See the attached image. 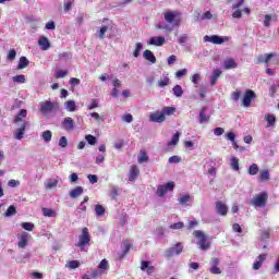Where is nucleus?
<instances>
[{
	"instance_id": "f257e3e1",
	"label": "nucleus",
	"mask_w": 279,
	"mask_h": 279,
	"mask_svg": "<svg viewBox=\"0 0 279 279\" xmlns=\"http://www.w3.org/2000/svg\"><path fill=\"white\" fill-rule=\"evenodd\" d=\"M26 117L27 110L21 109L13 120V123L16 124L15 133L13 134L15 141H23V137L25 136V130H27V121L24 119Z\"/></svg>"
},
{
	"instance_id": "f03ea898",
	"label": "nucleus",
	"mask_w": 279,
	"mask_h": 279,
	"mask_svg": "<svg viewBox=\"0 0 279 279\" xmlns=\"http://www.w3.org/2000/svg\"><path fill=\"white\" fill-rule=\"evenodd\" d=\"M193 236L197 239L196 245L202 252H208V248L210 247V241H208V235L204 233L202 230H195L193 232Z\"/></svg>"
},
{
	"instance_id": "7ed1b4c3",
	"label": "nucleus",
	"mask_w": 279,
	"mask_h": 279,
	"mask_svg": "<svg viewBox=\"0 0 279 279\" xmlns=\"http://www.w3.org/2000/svg\"><path fill=\"white\" fill-rule=\"evenodd\" d=\"M58 102H53L50 100L40 101L38 105V110L43 114V117H49L52 112H56L59 109Z\"/></svg>"
},
{
	"instance_id": "20e7f679",
	"label": "nucleus",
	"mask_w": 279,
	"mask_h": 279,
	"mask_svg": "<svg viewBox=\"0 0 279 279\" xmlns=\"http://www.w3.org/2000/svg\"><path fill=\"white\" fill-rule=\"evenodd\" d=\"M267 199H269V195L267 192H262L256 194L252 201L250 202L251 206L254 208H265L267 206Z\"/></svg>"
},
{
	"instance_id": "39448f33",
	"label": "nucleus",
	"mask_w": 279,
	"mask_h": 279,
	"mask_svg": "<svg viewBox=\"0 0 279 279\" xmlns=\"http://www.w3.org/2000/svg\"><path fill=\"white\" fill-rule=\"evenodd\" d=\"M174 189L175 183L173 181H170L166 184L158 185L156 193L158 197H165L169 192L173 191Z\"/></svg>"
},
{
	"instance_id": "423d86ee",
	"label": "nucleus",
	"mask_w": 279,
	"mask_h": 279,
	"mask_svg": "<svg viewBox=\"0 0 279 279\" xmlns=\"http://www.w3.org/2000/svg\"><path fill=\"white\" fill-rule=\"evenodd\" d=\"M90 243V233L88 232V228H83L82 234L78 238L77 247H81L84 251V247Z\"/></svg>"
},
{
	"instance_id": "0eeeda50",
	"label": "nucleus",
	"mask_w": 279,
	"mask_h": 279,
	"mask_svg": "<svg viewBox=\"0 0 279 279\" xmlns=\"http://www.w3.org/2000/svg\"><path fill=\"white\" fill-rule=\"evenodd\" d=\"M230 40V37L225 36H218V35H211V36H204V41L205 43H211L213 45H223V43H228Z\"/></svg>"
},
{
	"instance_id": "6e6552de",
	"label": "nucleus",
	"mask_w": 279,
	"mask_h": 279,
	"mask_svg": "<svg viewBox=\"0 0 279 279\" xmlns=\"http://www.w3.org/2000/svg\"><path fill=\"white\" fill-rule=\"evenodd\" d=\"M184 250V246H182V243L178 242L173 247L168 248L165 252L166 258H171L172 256H180L182 254V251Z\"/></svg>"
},
{
	"instance_id": "1a4fd4ad",
	"label": "nucleus",
	"mask_w": 279,
	"mask_h": 279,
	"mask_svg": "<svg viewBox=\"0 0 279 279\" xmlns=\"http://www.w3.org/2000/svg\"><path fill=\"white\" fill-rule=\"evenodd\" d=\"M252 99H256V93H254V90L247 89L244 93V96L242 99V104L244 108H250V106H252Z\"/></svg>"
},
{
	"instance_id": "9d476101",
	"label": "nucleus",
	"mask_w": 279,
	"mask_h": 279,
	"mask_svg": "<svg viewBox=\"0 0 279 279\" xmlns=\"http://www.w3.org/2000/svg\"><path fill=\"white\" fill-rule=\"evenodd\" d=\"M166 120L167 118H165L161 110H157L149 114V121L151 123H165Z\"/></svg>"
},
{
	"instance_id": "9b49d317",
	"label": "nucleus",
	"mask_w": 279,
	"mask_h": 279,
	"mask_svg": "<svg viewBox=\"0 0 279 279\" xmlns=\"http://www.w3.org/2000/svg\"><path fill=\"white\" fill-rule=\"evenodd\" d=\"M163 19H165L166 23H170V24L175 23V25H180V20H178V12L167 11L163 14Z\"/></svg>"
},
{
	"instance_id": "f8f14e48",
	"label": "nucleus",
	"mask_w": 279,
	"mask_h": 279,
	"mask_svg": "<svg viewBox=\"0 0 279 279\" xmlns=\"http://www.w3.org/2000/svg\"><path fill=\"white\" fill-rule=\"evenodd\" d=\"M219 263H221L219 258L217 257L211 258L210 260L211 267L209 269L210 274H214L215 276H218L219 274H221V268L219 267Z\"/></svg>"
},
{
	"instance_id": "ddd939ff",
	"label": "nucleus",
	"mask_w": 279,
	"mask_h": 279,
	"mask_svg": "<svg viewBox=\"0 0 279 279\" xmlns=\"http://www.w3.org/2000/svg\"><path fill=\"white\" fill-rule=\"evenodd\" d=\"M61 125H62L63 130H65L66 132H71V130L75 129V121H73V118L66 117L61 122Z\"/></svg>"
},
{
	"instance_id": "4468645a",
	"label": "nucleus",
	"mask_w": 279,
	"mask_h": 279,
	"mask_svg": "<svg viewBox=\"0 0 279 279\" xmlns=\"http://www.w3.org/2000/svg\"><path fill=\"white\" fill-rule=\"evenodd\" d=\"M19 243H17V246L21 248V250H25V247H27L28 243H29V233L27 232H23L21 235H19Z\"/></svg>"
},
{
	"instance_id": "2eb2a0df",
	"label": "nucleus",
	"mask_w": 279,
	"mask_h": 279,
	"mask_svg": "<svg viewBox=\"0 0 279 279\" xmlns=\"http://www.w3.org/2000/svg\"><path fill=\"white\" fill-rule=\"evenodd\" d=\"M216 213L221 217H226V215H228V205L221 201L216 202Z\"/></svg>"
},
{
	"instance_id": "dca6fc26",
	"label": "nucleus",
	"mask_w": 279,
	"mask_h": 279,
	"mask_svg": "<svg viewBox=\"0 0 279 279\" xmlns=\"http://www.w3.org/2000/svg\"><path fill=\"white\" fill-rule=\"evenodd\" d=\"M141 269H142V271H146V274L148 276H151L154 274V266L151 265V262H149V260H142Z\"/></svg>"
},
{
	"instance_id": "f3484780",
	"label": "nucleus",
	"mask_w": 279,
	"mask_h": 279,
	"mask_svg": "<svg viewBox=\"0 0 279 279\" xmlns=\"http://www.w3.org/2000/svg\"><path fill=\"white\" fill-rule=\"evenodd\" d=\"M140 174H141V170L138 169V166H131L129 182H134Z\"/></svg>"
},
{
	"instance_id": "a211bd4d",
	"label": "nucleus",
	"mask_w": 279,
	"mask_h": 279,
	"mask_svg": "<svg viewBox=\"0 0 279 279\" xmlns=\"http://www.w3.org/2000/svg\"><path fill=\"white\" fill-rule=\"evenodd\" d=\"M147 45H154L155 47H162L165 45V37L158 36V37H151Z\"/></svg>"
},
{
	"instance_id": "6ab92c4d",
	"label": "nucleus",
	"mask_w": 279,
	"mask_h": 279,
	"mask_svg": "<svg viewBox=\"0 0 279 279\" xmlns=\"http://www.w3.org/2000/svg\"><path fill=\"white\" fill-rule=\"evenodd\" d=\"M178 143H180V133L177 132L170 142H168L167 144V151H171V149H173V147H175V145H178Z\"/></svg>"
},
{
	"instance_id": "aec40b11",
	"label": "nucleus",
	"mask_w": 279,
	"mask_h": 279,
	"mask_svg": "<svg viewBox=\"0 0 279 279\" xmlns=\"http://www.w3.org/2000/svg\"><path fill=\"white\" fill-rule=\"evenodd\" d=\"M266 259H267L266 254H262V255L257 256V258L255 259V262L253 264V269H255V270L260 269V267H263V264L265 263Z\"/></svg>"
},
{
	"instance_id": "412c9836",
	"label": "nucleus",
	"mask_w": 279,
	"mask_h": 279,
	"mask_svg": "<svg viewBox=\"0 0 279 279\" xmlns=\"http://www.w3.org/2000/svg\"><path fill=\"white\" fill-rule=\"evenodd\" d=\"M38 46L43 51H47L51 47V43H49V38L41 36L38 40Z\"/></svg>"
},
{
	"instance_id": "4be33fe9",
	"label": "nucleus",
	"mask_w": 279,
	"mask_h": 279,
	"mask_svg": "<svg viewBox=\"0 0 279 279\" xmlns=\"http://www.w3.org/2000/svg\"><path fill=\"white\" fill-rule=\"evenodd\" d=\"M221 73H223V72L220 69H216L213 71L211 77H210L211 86H217V81L219 80V77H221Z\"/></svg>"
},
{
	"instance_id": "5701e85b",
	"label": "nucleus",
	"mask_w": 279,
	"mask_h": 279,
	"mask_svg": "<svg viewBox=\"0 0 279 279\" xmlns=\"http://www.w3.org/2000/svg\"><path fill=\"white\" fill-rule=\"evenodd\" d=\"M143 58L144 60H147L151 64H156V56L151 50H145L143 53Z\"/></svg>"
},
{
	"instance_id": "b1692460",
	"label": "nucleus",
	"mask_w": 279,
	"mask_h": 279,
	"mask_svg": "<svg viewBox=\"0 0 279 279\" xmlns=\"http://www.w3.org/2000/svg\"><path fill=\"white\" fill-rule=\"evenodd\" d=\"M82 193H84V187L82 186H76L74 190H72L70 192V197L72 199H76V197H80V195H82Z\"/></svg>"
},
{
	"instance_id": "393cba45",
	"label": "nucleus",
	"mask_w": 279,
	"mask_h": 279,
	"mask_svg": "<svg viewBox=\"0 0 279 279\" xmlns=\"http://www.w3.org/2000/svg\"><path fill=\"white\" fill-rule=\"evenodd\" d=\"M157 86H159V88H165V86H169V74H162L161 78L157 83Z\"/></svg>"
},
{
	"instance_id": "a878e982",
	"label": "nucleus",
	"mask_w": 279,
	"mask_h": 279,
	"mask_svg": "<svg viewBox=\"0 0 279 279\" xmlns=\"http://www.w3.org/2000/svg\"><path fill=\"white\" fill-rule=\"evenodd\" d=\"M207 108L204 107L199 112V123H208L210 121V116L206 114Z\"/></svg>"
},
{
	"instance_id": "bb28decb",
	"label": "nucleus",
	"mask_w": 279,
	"mask_h": 279,
	"mask_svg": "<svg viewBox=\"0 0 279 279\" xmlns=\"http://www.w3.org/2000/svg\"><path fill=\"white\" fill-rule=\"evenodd\" d=\"M161 114H163L165 119H167V117H171L172 114H175V108L174 107H163L161 109Z\"/></svg>"
},
{
	"instance_id": "cd10ccee",
	"label": "nucleus",
	"mask_w": 279,
	"mask_h": 279,
	"mask_svg": "<svg viewBox=\"0 0 279 279\" xmlns=\"http://www.w3.org/2000/svg\"><path fill=\"white\" fill-rule=\"evenodd\" d=\"M238 64L234 61V59H227L223 61V69L230 70V69H236Z\"/></svg>"
},
{
	"instance_id": "c85d7f7f",
	"label": "nucleus",
	"mask_w": 279,
	"mask_h": 279,
	"mask_svg": "<svg viewBox=\"0 0 279 279\" xmlns=\"http://www.w3.org/2000/svg\"><path fill=\"white\" fill-rule=\"evenodd\" d=\"M64 106L68 112H75L77 110V105H75V101L73 100L65 101Z\"/></svg>"
},
{
	"instance_id": "c756f323",
	"label": "nucleus",
	"mask_w": 279,
	"mask_h": 279,
	"mask_svg": "<svg viewBox=\"0 0 279 279\" xmlns=\"http://www.w3.org/2000/svg\"><path fill=\"white\" fill-rule=\"evenodd\" d=\"M41 213L44 217H56L58 215V211H56V209L47 208V207H44L41 209Z\"/></svg>"
},
{
	"instance_id": "7c9ffc66",
	"label": "nucleus",
	"mask_w": 279,
	"mask_h": 279,
	"mask_svg": "<svg viewBox=\"0 0 279 279\" xmlns=\"http://www.w3.org/2000/svg\"><path fill=\"white\" fill-rule=\"evenodd\" d=\"M53 136V133L51 131L47 130L41 133V138L45 143H51V138Z\"/></svg>"
},
{
	"instance_id": "2f4dec72",
	"label": "nucleus",
	"mask_w": 279,
	"mask_h": 279,
	"mask_svg": "<svg viewBox=\"0 0 279 279\" xmlns=\"http://www.w3.org/2000/svg\"><path fill=\"white\" fill-rule=\"evenodd\" d=\"M265 121H267V128H271L272 125H276V116L274 114H266L265 116Z\"/></svg>"
},
{
	"instance_id": "473e14b6",
	"label": "nucleus",
	"mask_w": 279,
	"mask_h": 279,
	"mask_svg": "<svg viewBox=\"0 0 279 279\" xmlns=\"http://www.w3.org/2000/svg\"><path fill=\"white\" fill-rule=\"evenodd\" d=\"M179 204H181V206H186L189 204V202H191V195L185 194L182 195L181 197L178 198Z\"/></svg>"
},
{
	"instance_id": "72a5a7b5",
	"label": "nucleus",
	"mask_w": 279,
	"mask_h": 279,
	"mask_svg": "<svg viewBox=\"0 0 279 279\" xmlns=\"http://www.w3.org/2000/svg\"><path fill=\"white\" fill-rule=\"evenodd\" d=\"M230 166H231V169L233 171H239L240 167H239V158L236 157H231L230 158Z\"/></svg>"
},
{
	"instance_id": "f704fd0d",
	"label": "nucleus",
	"mask_w": 279,
	"mask_h": 279,
	"mask_svg": "<svg viewBox=\"0 0 279 279\" xmlns=\"http://www.w3.org/2000/svg\"><path fill=\"white\" fill-rule=\"evenodd\" d=\"M26 66H29V60H27L25 57H21L17 69H26Z\"/></svg>"
},
{
	"instance_id": "c9c22d12",
	"label": "nucleus",
	"mask_w": 279,
	"mask_h": 279,
	"mask_svg": "<svg viewBox=\"0 0 279 279\" xmlns=\"http://www.w3.org/2000/svg\"><path fill=\"white\" fill-rule=\"evenodd\" d=\"M141 51H143V43H136L133 51L134 58H138V56H141Z\"/></svg>"
},
{
	"instance_id": "e433bc0d",
	"label": "nucleus",
	"mask_w": 279,
	"mask_h": 279,
	"mask_svg": "<svg viewBox=\"0 0 279 279\" xmlns=\"http://www.w3.org/2000/svg\"><path fill=\"white\" fill-rule=\"evenodd\" d=\"M56 186H58V180L56 179H50L45 183V187L48 190L56 189Z\"/></svg>"
},
{
	"instance_id": "4c0bfd02",
	"label": "nucleus",
	"mask_w": 279,
	"mask_h": 279,
	"mask_svg": "<svg viewBox=\"0 0 279 279\" xmlns=\"http://www.w3.org/2000/svg\"><path fill=\"white\" fill-rule=\"evenodd\" d=\"M173 95H175L177 97H182V95H184V90L182 89V86L180 85H175L172 88Z\"/></svg>"
},
{
	"instance_id": "58836bf2",
	"label": "nucleus",
	"mask_w": 279,
	"mask_h": 279,
	"mask_svg": "<svg viewBox=\"0 0 279 279\" xmlns=\"http://www.w3.org/2000/svg\"><path fill=\"white\" fill-rule=\"evenodd\" d=\"M14 215H16V207H14V205H11L4 213V217H14Z\"/></svg>"
},
{
	"instance_id": "ea45409f",
	"label": "nucleus",
	"mask_w": 279,
	"mask_h": 279,
	"mask_svg": "<svg viewBox=\"0 0 279 279\" xmlns=\"http://www.w3.org/2000/svg\"><path fill=\"white\" fill-rule=\"evenodd\" d=\"M95 213H96L97 217H104V215L106 214V208H104V206H101V205H96Z\"/></svg>"
},
{
	"instance_id": "a19ab883",
	"label": "nucleus",
	"mask_w": 279,
	"mask_h": 279,
	"mask_svg": "<svg viewBox=\"0 0 279 279\" xmlns=\"http://www.w3.org/2000/svg\"><path fill=\"white\" fill-rule=\"evenodd\" d=\"M148 161H149V156H147V153L142 151L138 159H137V162L140 165H143V162H148Z\"/></svg>"
},
{
	"instance_id": "79ce46f5",
	"label": "nucleus",
	"mask_w": 279,
	"mask_h": 279,
	"mask_svg": "<svg viewBox=\"0 0 279 279\" xmlns=\"http://www.w3.org/2000/svg\"><path fill=\"white\" fill-rule=\"evenodd\" d=\"M258 165L252 163L248 168V175H256L258 173Z\"/></svg>"
},
{
	"instance_id": "37998d69",
	"label": "nucleus",
	"mask_w": 279,
	"mask_h": 279,
	"mask_svg": "<svg viewBox=\"0 0 279 279\" xmlns=\"http://www.w3.org/2000/svg\"><path fill=\"white\" fill-rule=\"evenodd\" d=\"M276 20H277L276 16H271L269 14L265 15L264 26L269 27L271 25V21H276Z\"/></svg>"
},
{
	"instance_id": "c03bdc74",
	"label": "nucleus",
	"mask_w": 279,
	"mask_h": 279,
	"mask_svg": "<svg viewBox=\"0 0 279 279\" xmlns=\"http://www.w3.org/2000/svg\"><path fill=\"white\" fill-rule=\"evenodd\" d=\"M15 84H25V75L20 74L12 77Z\"/></svg>"
},
{
	"instance_id": "a18cd8bd",
	"label": "nucleus",
	"mask_w": 279,
	"mask_h": 279,
	"mask_svg": "<svg viewBox=\"0 0 279 279\" xmlns=\"http://www.w3.org/2000/svg\"><path fill=\"white\" fill-rule=\"evenodd\" d=\"M278 57V53L276 52H270V53H265V64L267 66H269V62L272 58H277Z\"/></svg>"
},
{
	"instance_id": "49530a36",
	"label": "nucleus",
	"mask_w": 279,
	"mask_h": 279,
	"mask_svg": "<svg viewBox=\"0 0 279 279\" xmlns=\"http://www.w3.org/2000/svg\"><path fill=\"white\" fill-rule=\"evenodd\" d=\"M21 227L24 230H27V232H32L34 230V228H35L34 223H32V222H22Z\"/></svg>"
},
{
	"instance_id": "de8ad7c7",
	"label": "nucleus",
	"mask_w": 279,
	"mask_h": 279,
	"mask_svg": "<svg viewBox=\"0 0 279 279\" xmlns=\"http://www.w3.org/2000/svg\"><path fill=\"white\" fill-rule=\"evenodd\" d=\"M65 267H68L69 269H77V267H80V262L78 260H70V262H68Z\"/></svg>"
},
{
	"instance_id": "09e8293b",
	"label": "nucleus",
	"mask_w": 279,
	"mask_h": 279,
	"mask_svg": "<svg viewBox=\"0 0 279 279\" xmlns=\"http://www.w3.org/2000/svg\"><path fill=\"white\" fill-rule=\"evenodd\" d=\"M85 140L87 141L88 145H97V137L94 135H86Z\"/></svg>"
},
{
	"instance_id": "8fccbe9b",
	"label": "nucleus",
	"mask_w": 279,
	"mask_h": 279,
	"mask_svg": "<svg viewBox=\"0 0 279 279\" xmlns=\"http://www.w3.org/2000/svg\"><path fill=\"white\" fill-rule=\"evenodd\" d=\"M74 3H75V0H66L64 2V12H70Z\"/></svg>"
},
{
	"instance_id": "3c124183",
	"label": "nucleus",
	"mask_w": 279,
	"mask_h": 279,
	"mask_svg": "<svg viewBox=\"0 0 279 279\" xmlns=\"http://www.w3.org/2000/svg\"><path fill=\"white\" fill-rule=\"evenodd\" d=\"M106 32H108V26H102L98 31V37L100 38V40H104L106 38Z\"/></svg>"
},
{
	"instance_id": "603ef678",
	"label": "nucleus",
	"mask_w": 279,
	"mask_h": 279,
	"mask_svg": "<svg viewBox=\"0 0 279 279\" xmlns=\"http://www.w3.org/2000/svg\"><path fill=\"white\" fill-rule=\"evenodd\" d=\"M198 19L199 21H210V19H213V13H210V11H207L203 13Z\"/></svg>"
},
{
	"instance_id": "864d4df0",
	"label": "nucleus",
	"mask_w": 279,
	"mask_h": 279,
	"mask_svg": "<svg viewBox=\"0 0 279 279\" xmlns=\"http://www.w3.org/2000/svg\"><path fill=\"white\" fill-rule=\"evenodd\" d=\"M170 165H178V162H182V158L180 156H172L168 159Z\"/></svg>"
},
{
	"instance_id": "5fc2aeb1",
	"label": "nucleus",
	"mask_w": 279,
	"mask_h": 279,
	"mask_svg": "<svg viewBox=\"0 0 279 279\" xmlns=\"http://www.w3.org/2000/svg\"><path fill=\"white\" fill-rule=\"evenodd\" d=\"M259 180L262 182H265V181L269 180V170L262 171L260 174H259Z\"/></svg>"
},
{
	"instance_id": "6e6d98bb",
	"label": "nucleus",
	"mask_w": 279,
	"mask_h": 279,
	"mask_svg": "<svg viewBox=\"0 0 279 279\" xmlns=\"http://www.w3.org/2000/svg\"><path fill=\"white\" fill-rule=\"evenodd\" d=\"M178 43H179V45H184V44L189 43V35L183 34V35L179 36Z\"/></svg>"
},
{
	"instance_id": "4d7b16f0",
	"label": "nucleus",
	"mask_w": 279,
	"mask_h": 279,
	"mask_svg": "<svg viewBox=\"0 0 279 279\" xmlns=\"http://www.w3.org/2000/svg\"><path fill=\"white\" fill-rule=\"evenodd\" d=\"M68 74L69 72L66 70H59L57 71L54 76L57 77V80H60L62 77H66Z\"/></svg>"
},
{
	"instance_id": "13d9d810",
	"label": "nucleus",
	"mask_w": 279,
	"mask_h": 279,
	"mask_svg": "<svg viewBox=\"0 0 279 279\" xmlns=\"http://www.w3.org/2000/svg\"><path fill=\"white\" fill-rule=\"evenodd\" d=\"M122 121H124V123H132L134 121V117H132L131 113H126L122 117Z\"/></svg>"
},
{
	"instance_id": "bf43d9fd",
	"label": "nucleus",
	"mask_w": 279,
	"mask_h": 279,
	"mask_svg": "<svg viewBox=\"0 0 279 279\" xmlns=\"http://www.w3.org/2000/svg\"><path fill=\"white\" fill-rule=\"evenodd\" d=\"M87 180L90 182V184H97V182H99V178L96 174L87 175Z\"/></svg>"
},
{
	"instance_id": "052dcab7",
	"label": "nucleus",
	"mask_w": 279,
	"mask_h": 279,
	"mask_svg": "<svg viewBox=\"0 0 279 279\" xmlns=\"http://www.w3.org/2000/svg\"><path fill=\"white\" fill-rule=\"evenodd\" d=\"M108 260L107 259H102L101 262H100V264L98 265V269H100V271H102V269L104 270H108Z\"/></svg>"
},
{
	"instance_id": "680f3d73",
	"label": "nucleus",
	"mask_w": 279,
	"mask_h": 279,
	"mask_svg": "<svg viewBox=\"0 0 279 279\" xmlns=\"http://www.w3.org/2000/svg\"><path fill=\"white\" fill-rule=\"evenodd\" d=\"M90 117L93 119H95L96 121H105L106 120V117L105 116H99V113L97 112H92L90 113Z\"/></svg>"
},
{
	"instance_id": "e2e57ef3",
	"label": "nucleus",
	"mask_w": 279,
	"mask_h": 279,
	"mask_svg": "<svg viewBox=\"0 0 279 279\" xmlns=\"http://www.w3.org/2000/svg\"><path fill=\"white\" fill-rule=\"evenodd\" d=\"M8 60H10V62L14 61L16 59V50L11 49L8 53Z\"/></svg>"
},
{
	"instance_id": "0e129e2a",
	"label": "nucleus",
	"mask_w": 279,
	"mask_h": 279,
	"mask_svg": "<svg viewBox=\"0 0 279 279\" xmlns=\"http://www.w3.org/2000/svg\"><path fill=\"white\" fill-rule=\"evenodd\" d=\"M184 228V222H175L170 226L171 230H182Z\"/></svg>"
},
{
	"instance_id": "69168bd1",
	"label": "nucleus",
	"mask_w": 279,
	"mask_h": 279,
	"mask_svg": "<svg viewBox=\"0 0 279 279\" xmlns=\"http://www.w3.org/2000/svg\"><path fill=\"white\" fill-rule=\"evenodd\" d=\"M104 275V270L101 269H95V270H92V278H99L100 276Z\"/></svg>"
},
{
	"instance_id": "338daca9",
	"label": "nucleus",
	"mask_w": 279,
	"mask_h": 279,
	"mask_svg": "<svg viewBox=\"0 0 279 279\" xmlns=\"http://www.w3.org/2000/svg\"><path fill=\"white\" fill-rule=\"evenodd\" d=\"M66 145H69V140H66V136H62L60 140H59V147H66Z\"/></svg>"
},
{
	"instance_id": "774afa93",
	"label": "nucleus",
	"mask_w": 279,
	"mask_h": 279,
	"mask_svg": "<svg viewBox=\"0 0 279 279\" xmlns=\"http://www.w3.org/2000/svg\"><path fill=\"white\" fill-rule=\"evenodd\" d=\"M186 73H189V71L186 69H182V70H179L177 73H175V77L178 80H180L181 77H184V75H186Z\"/></svg>"
}]
</instances>
